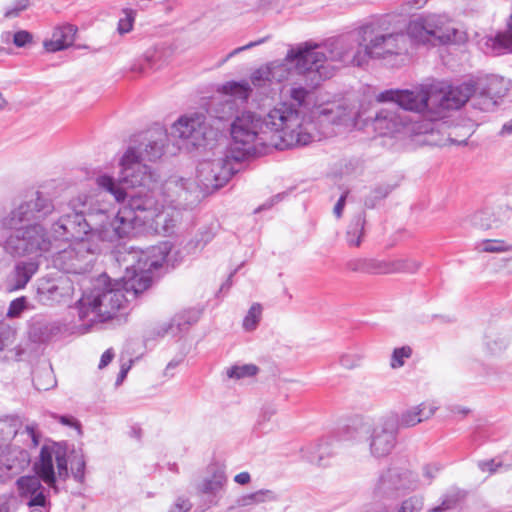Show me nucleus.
Segmentation results:
<instances>
[{"label": "nucleus", "instance_id": "603ef678", "mask_svg": "<svg viewBox=\"0 0 512 512\" xmlns=\"http://www.w3.org/2000/svg\"><path fill=\"white\" fill-rule=\"evenodd\" d=\"M27 308L26 297L22 296L11 301L6 316L8 318H18L22 312Z\"/></svg>", "mask_w": 512, "mask_h": 512}, {"label": "nucleus", "instance_id": "69168bd1", "mask_svg": "<svg viewBox=\"0 0 512 512\" xmlns=\"http://www.w3.org/2000/svg\"><path fill=\"white\" fill-rule=\"evenodd\" d=\"M277 413V406L273 403H266L261 410V417L264 421H269Z\"/></svg>", "mask_w": 512, "mask_h": 512}, {"label": "nucleus", "instance_id": "c85d7f7f", "mask_svg": "<svg viewBox=\"0 0 512 512\" xmlns=\"http://www.w3.org/2000/svg\"><path fill=\"white\" fill-rule=\"evenodd\" d=\"M16 339V329L6 323H0V352H6V360L19 361L25 354V348L21 344H15Z\"/></svg>", "mask_w": 512, "mask_h": 512}, {"label": "nucleus", "instance_id": "2eb2a0df", "mask_svg": "<svg viewBox=\"0 0 512 512\" xmlns=\"http://www.w3.org/2000/svg\"><path fill=\"white\" fill-rule=\"evenodd\" d=\"M273 82L280 83L289 79L293 71L300 75L313 74L305 43L291 46L285 57L268 63Z\"/></svg>", "mask_w": 512, "mask_h": 512}, {"label": "nucleus", "instance_id": "9d476101", "mask_svg": "<svg viewBox=\"0 0 512 512\" xmlns=\"http://www.w3.org/2000/svg\"><path fill=\"white\" fill-rule=\"evenodd\" d=\"M359 429L373 458H385L396 447L398 431L394 428L393 420H388L386 416L362 422Z\"/></svg>", "mask_w": 512, "mask_h": 512}, {"label": "nucleus", "instance_id": "bf43d9fd", "mask_svg": "<svg viewBox=\"0 0 512 512\" xmlns=\"http://www.w3.org/2000/svg\"><path fill=\"white\" fill-rule=\"evenodd\" d=\"M255 505L275 501L278 499L277 494L269 489H261L252 493Z\"/></svg>", "mask_w": 512, "mask_h": 512}, {"label": "nucleus", "instance_id": "58836bf2", "mask_svg": "<svg viewBox=\"0 0 512 512\" xmlns=\"http://www.w3.org/2000/svg\"><path fill=\"white\" fill-rule=\"evenodd\" d=\"M15 437V443L13 445L18 446L20 443L22 444V447L19 446V449H25V451L36 448L40 443V433L38 432L37 424L35 423L26 425L25 429L22 431H20L19 428Z\"/></svg>", "mask_w": 512, "mask_h": 512}, {"label": "nucleus", "instance_id": "20e7f679", "mask_svg": "<svg viewBox=\"0 0 512 512\" xmlns=\"http://www.w3.org/2000/svg\"><path fill=\"white\" fill-rule=\"evenodd\" d=\"M122 209L135 229L143 228L156 234L171 235L180 221L179 209L161 200L156 185L129 195Z\"/></svg>", "mask_w": 512, "mask_h": 512}, {"label": "nucleus", "instance_id": "8fccbe9b", "mask_svg": "<svg viewBox=\"0 0 512 512\" xmlns=\"http://www.w3.org/2000/svg\"><path fill=\"white\" fill-rule=\"evenodd\" d=\"M493 47L498 52L509 51L512 52V31L508 27L506 33L498 34L493 40Z\"/></svg>", "mask_w": 512, "mask_h": 512}, {"label": "nucleus", "instance_id": "1a4fd4ad", "mask_svg": "<svg viewBox=\"0 0 512 512\" xmlns=\"http://www.w3.org/2000/svg\"><path fill=\"white\" fill-rule=\"evenodd\" d=\"M434 87L420 86L412 90H386L377 96L379 102H393L400 110L437 114Z\"/></svg>", "mask_w": 512, "mask_h": 512}, {"label": "nucleus", "instance_id": "4468645a", "mask_svg": "<svg viewBox=\"0 0 512 512\" xmlns=\"http://www.w3.org/2000/svg\"><path fill=\"white\" fill-rule=\"evenodd\" d=\"M97 225L91 226L90 243L97 244V241L113 242L128 236L135 228L131 219L123 214L122 207L118 213L110 218L103 210L94 213Z\"/></svg>", "mask_w": 512, "mask_h": 512}, {"label": "nucleus", "instance_id": "c9c22d12", "mask_svg": "<svg viewBox=\"0 0 512 512\" xmlns=\"http://www.w3.org/2000/svg\"><path fill=\"white\" fill-rule=\"evenodd\" d=\"M402 262L390 259L367 258L366 274L387 275L398 273Z\"/></svg>", "mask_w": 512, "mask_h": 512}, {"label": "nucleus", "instance_id": "de8ad7c7", "mask_svg": "<svg viewBox=\"0 0 512 512\" xmlns=\"http://www.w3.org/2000/svg\"><path fill=\"white\" fill-rule=\"evenodd\" d=\"M251 82L256 87H263L267 83L273 82L271 78V71L269 70L268 63L259 67L251 74Z\"/></svg>", "mask_w": 512, "mask_h": 512}, {"label": "nucleus", "instance_id": "dca6fc26", "mask_svg": "<svg viewBox=\"0 0 512 512\" xmlns=\"http://www.w3.org/2000/svg\"><path fill=\"white\" fill-rule=\"evenodd\" d=\"M311 122L319 129L321 138L330 134L332 125H345L353 119V109L345 101L334 100L314 104L310 116Z\"/></svg>", "mask_w": 512, "mask_h": 512}, {"label": "nucleus", "instance_id": "aec40b11", "mask_svg": "<svg viewBox=\"0 0 512 512\" xmlns=\"http://www.w3.org/2000/svg\"><path fill=\"white\" fill-rule=\"evenodd\" d=\"M435 91L436 112L439 109H459L466 102L473 98L475 106V85L472 78L458 85H450L437 89Z\"/></svg>", "mask_w": 512, "mask_h": 512}, {"label": "nucleus", "instance_id": "052dcab7", "mask_svg": "<svg viewBox=\"0 0 512 512\" xmlns=\"http://www.w3.org/2000/svg\"><path fill=\"white\" fill-rule=\"evenodd\" d=\"M367 258H353L346 263L347 270L366 274Z\"/></svg>", "mask_w": 512, "mask_h": 512}, {"label": "nucleus", "instance_id": "c03bdc74", "mask_svg": "<svg viewBox=\"0 0 512 512\" xmlns=\"http://www.w3.org/2000/svg\"><path fill=\"white\" fill-rule=\"evenodd\" d=\"M364 355L360 351L349 350L342 353L339 357V364L347 370H352L360 366Z\"/></svg>", "mask_w": 512, "mask_h": 512}, {"label": "nucleus", "instance_id": "09e8293b", "mask_svg": "<svg viewBox=\"0 0 512 512\" xmlns=\"http://www.w3.org/2000/svg\"><path fill=\"white\" fill-rule=\"evenodd\" d=\"M411 355L412 349L409 346L395 348L391 356L390 366L393 369L402 367L405 363V360L410 358Z\"/></svg>", "mask_w": 512, "mask_h": 512}, {"label": "nucleus", "instance_id": "a19ab883", "mask_svg": "<svg viewBox=\"0 0 512 512\" xmlns=\"http://www.w3.org/2000/svg\"><path fill=\"white\" fill-rule=\"evenodd\" d=\"M479 253H506L512 250V243L505 239H485L476 243Z\"/></svg>", "mask_w": 512, "mask_h": 512}, {"label": "nucleus", "instance_id": "473e14b6", "mask_svg": "<svg viewBox=\"0 0 512 512\" xmlns=\"http://www.w3.org/2000/svg\"><path fill=\"white\" fill-rule=\"evenodd\" d=\"M410 42L431 44L430 14L411 20L405 33Z\"/></svg>", "mask_w": 512, "mask_h": 512}, {"label": "nucleus", "instance_id": "7c9ffc66", "mask_svg": "<svg viewBox=\"0 0 512 512\" xmlns=\"http://www.w3.org/2000/svg\"><path fill=\"white\" fill-rule=\"evenodd\" d=\"M285 100L289 105L293 106L296 110L301 111L302 114L309 117L311 109L315 103L312 104V93L307 88L300 84L293 83L285 92Z\"/></svg>", "mask_w": 512, "mask_h": 512}, {"label": "nucleus", "instance_id": "0e129e2a", "mask_svg": "<svg viewBox=\"0 0 512 512\" xmlns=\"http://www.w3.org/2000/svg\"><path fill=\"white\" fill-rule=\"evenodd\" d=\"M393 261L402 262L401 269L399 270L398 273H400V272L414 273L418 270V268L420 266L417 261L412 260V259H393Z\"/></svg>", "mask_w": 512, "mask_h": 512}, {"label": "nucleus", "instance_id": "864d4df0", "mask_svg": "<svg viewBox=\"0 0 512 512\" xmlns=\"http://www.w3.org/2000/svg\"><path fill=\"white\" fill-rule=\"evenodd\" d=\"M423 508V499L419 496H412L402 502L397 512H419Z\"/></svg>", "mask_w": 512, "mask_h": 512}, {"label": "nucleus", "instance_id": "f8f14e48", "mask_svg": "<svg viewBox=\"0 0 512 512\" xmlns=\"http://www.w3.org/2000/svg\"><path fill=\"white\" fill-rule=\"evenodd\" d=\"M374 130L381 136L395 133L425 134L432 132L433 124L408 121L405 111L400 110L395 104L378 111L373 121Z\"/></svg>", "mask_w": 512, "mask_h": 512}, {"label": "nucleus", "instance_id": "338daca9", "mask_svg": "<svg viewBox=\"0 0 512 512\" xmlns=\"http://www.w3.org/2000/svg\"><path fill=\"white\" fill-rule=\"evenodd\" d=\"M423 476L427 482L430 483L439 472V467L436 464H427L423 467Z\"/></svg>", "mask_w": 512, "mask_h": 512}, {"label": "nucleus", "instance_id": "a211bd4d", "mask_svg": "<svg viewBox=\"0 0 512 512\" xmlns=\"http://www.w3.org/2000/svg\"><path fill=\"white\" fill-rule=\"evenodd\" d=\"M475 85V107L483 111L492 110L508 91V84L503 77L485 75L472 78Z\"/></svg>", "mask_w": 512, "mask_h": 512}, {"label": "nucleus", "instance_id": "79ce46f5", "mask_svg": "<svg viewBox=\"0 0 512 512\" xmlns=\"http://www.w3.org/2000/svg\"><path fill=\"white\" fill-rule=\"evenodd\" d=\"M262 316V306L254 303L243 319L242 327L245 331H253L258 326Z\"/></svg>", "mask_w": 512, "mask_h": 512}, {"label": "nucleus", "instance_id": "cd10ccee", "mask_svg": "<svg viewBox=\"0 0 512 512\" xmlns=\"http://www.w3.org/2000/svg\"><path fill=\"white\" fill-rule=\"evenodd\" d=\"M77 29L73 25L65 24L54 28L51 38L43 42L47 52L55 53L65 50L73 45Z\"/></svg>", "mask_w": 512, "mask_h": 512}, {"label": "nucleus", "instance_id": "412c9836", "mask_svg": "<svg viewBox=\"0 0 512 512\" xmlns=\"http://www.w3.org/2000/svg\"><path fill=\"white\" fill-rule=\"evenodd\" d=\"M431 45L463 44L468 36L445 14H430Z\"/></svg>", "mask_w": 512, "mask_h": 512}, {"label": "nucleus", "instance_id": "5fc2aeb1", "mask_svg": "<svg viewBox=\"0 0 512 512\" xmlns=\"http://www.w3.org/2000/svg\"><path fill=\"white\" fill-rule=\"evenodd\" d=\"M29 6V0H15L12 5L6 8L4 17L15 18Z\"/></svg>", "mask_w": 512, "mask_h": 512}, {"label": "nucleus", "instance_id": "e433bc0d", "mask_svg": "<svg viewBox=\"0 0 512 512\" xmlns=\"http://www.w3.org/2000/svg\"><path fill=\"white\" fill-rule=\"evenodd\" d=\"M466 495V491L452 487L441 497V503L429 509L428 512H447L453 510L466 498Z\"/></svg>", "mask_w": 512, "mask_h": 512}, {"label": "nucleus", "instance_id": "0eeeda50", "mask_svg": "<svg viewBox=\"0 0 512 512\" xmlns=\"http://www.w3.org/2000/svg\"><path fill=\"white\" fill-rule=\"evenodd\" d=\"M119 182L108 175H100L96 179L97 185L103 190L109 192L117 202L126 198V192L121 184L131 187H147L155 185L156 178L151 168L141 161L137 160V155L133 149H127L120 159Z\"/></svg>", "mask_w": 512, "mask_h": 512}, {"label": "nucleus", "instance_id": "37998d69", "mask_svg": "<svg viewBox=\"0 0 512 512\" xmlns=\"http://www.w3.org/2000/svg\"><path fill=\"white\" fill-rule=\"evenodd\" d=\"M33 383L36 389L46 391L53 387L56 381L50 369H43L34 374Z\"/></svg>", "mask_w": 512, "mask_h": 512}, {"label": "nucleus", "instance_id": "393cba45", "mask_svg": "<svg viewBox=\"0 0 512 512\" xmlns=\"http://www.w3.org/2000/svg\"><path fill=\"white\" fill-rule=\"evenodd\" d=\"M167 142V134L163 130H156L146 134L137 146H130L137 155V160L142 163L154 162L160 159L164 153Z\"/></svg>", "mask_w": 512, "mask_h": 512}, {"label": "nucleus", "instance_id": "6ab92c4d", "mask_svg": "<svg viewBox=\"0 0 512 512\" xmlns=\"http://www.w3.org/2000/svg\"><path fill=\"white\" fill-rule=\"evenodd\" d=\"M208 133L206 117L202 114L181 117L172 126V135L182 140L186 148L203 145Z\"/></svg>", "mask_w": 512, "mask_h": 512}, {"label": "nucleus", "instance_id": "f03ea898", "mask_svg": "<svg viewBox=\"0 0 512 512\" xmlns=\"http://www.w3.org/2000/svg\"><path fill=\"white\" fill-rule=\"evenodd\" d=\"M170 250L168 242L147 250H131L123 258L128 265L120 281L112 282L106 274L93 280L90 290L83 293L76 305L83 325L91 327L112 319L130 298L149 288L152 271L162 266Z\"/></svg>", "mask_w": 512, "mask_h": 512}, {"label": "nucleus", "instance_id": "72a5a7b5", "mask_svg": "<svg viewBox=\"0 0 512 512\" xmlns=\"http://www.w3.org/2000/svg\"><path fill=\"white\" fill-rule=\"evenodd\" d=\"M507 338L502 335L497 327L490 326L486 329L483 338V348L488 355H497L507 347Z\"/></svg>", "mask_w": 512, "mask_h": 512}, {"label": "nucleus", "instance_id": "39448f33", "mask_svg": "<svg viewBox=\"0 0 512 512\" xmlns=\"http://www.w3.org/2000/svg\"><path fill=\"white\" fill-rule=\"evenodd\" d=\"M313 74L318 80L331 78L337 70L343 67L364 66L360 41L355 33L331 37L323 42H304Z\"/></svg>", "mask_w": 512, "mask_h": 512}, {"label": "nucleus", "instance_id": "4c0bfd02", "mask_svg": "<svg viewBox=\"0 0 512 512\" xmlns=\"http://www.w3.org/2000/svg\"><path fill=\"white\" fill-rule=\"evenodd\" d=\"M365 218L362 213L355 215L347 226L345 232L346 243L350 247H359L364 236Z\"/></svg>", "mask_w": 512, "mask_h": 512}, {"label": "nucleus", "instance_id": "f3484780", "mask_svg": "<svg viewBox=\"0 0 512 512\" xmlns=\"http://www.w3.org/2000/svg\"><path fill=\"white\" fill-rule=\"evenodd\" d=\"M229 152L223 158L202 161L197 167L198 184L202 189H217L223 186L234 173L232 161H236Z\"/></svg>", "mask_w": 512, "mask_h": 512}, {"label": "nucleus", "instance_id": "680f3d73", "mask_svg": "<svg viewBox=\"0 0 512 512\" xmlns=\"http://www.w3.org/2000/svg\"><path fill=\"white\" fill-rule=\"evenodd\" d=\"M32 41V35L25 30L18 31L13 34V43L17 47H24Z\"/></svg>", "mask_w": 512, "mask_h": 512}, {"label": "nucleus", "instance_id": "c756f323", "mask_svg": "<svg viewBox=\"0 0 512 512\" xmlns=\"http://www.w3.org/2000/svg\"><path fill=\"white\" fill-rule=\"evenodd\" d=\"M36 261H21L17 263L7 281L10 292L23 289L38 270Z\"/></svg>", "mask_w": 512, "mask_h": 512}, {"label": "nucleus", "instance_id": "f257e3e1", "mask_svg": "<svg viewBox=\"0 0 512 512\" xmlns=\"http://www.w3.org/2000/svg\"><path fill=\"white\" fill-rule=\"evenodd\" d=\"M72 214L61 216L51 227L49 236L41 222L54 211L50 199L36 192L15 206L1 219V227L13 230L3 242L4 251L12 257L33 259L49 252L57 241H89L92 225H97L91 211L92 198L79 195L71 201Z\"/></svg>", "mask_w": 512, "mask_h": 512}, {"label": "nucleus", "instance_id": "3c124183", "mask_svg": "<svg viewBox=\"0 0 512 512\" xmlns=\"http://www.w3.org/2000/svg\"><path fill=\"white\" fill-rule=\"evenodd\" d=\"M479 470L487 476H491L503 467V462L500 459H486L477 462Z\"/></svg>", "mask_w": 512, "mask_h": 512}, {"label": "nucleus", "instance_id": "5701e85b", "mask_svg": "<svg viewBox=\"0 0 512 512\" xmlns=\"http://www.w3.org/2000/svg\"><path fill=\"white\" fill-rule=\"evenodd\" d=\"M438 406L431 401H424L418 405L409 407L400 413H390L385 415L388 420H393L394 428L399 431L400 429H407L415 427L416 425L429 420L434 416Z\"/></svg>", "mask_w": 512, "mask_h": 512}, {"label": "nucleus", "instance_id": "bb28decb", "mask_svg": "<svg viewBox=\"0 0 512 512\" xmlns=\"http://www.w3.org/2000/svg\"><path fill=\"white\" fill-rule=\"evenodd\" d=\"M41 480V477L36 473V475L22 476L16 482L20 496L29 500V506H45L46 504V496Z\"/></svg>", "mask_w": 512, "mask_h": 512}, {"label": "nucleus", "instance_id": "a878e982", "mask_svg": "<svg viewBox=\"0 0 512 512\" xmlns=\"http://www.w3.org/2000/svg\"><path fill=\"white\" fill-rule=\"evenodd\" d=\"M30 462V455L17 445L0 447V478L22 471Z\"/></svg>", "mask_w": 512, "mask_h": 512}, {"label": "nucleus", "instance_id": "6e6d98bb", "mask_svg": "<svg viewBox=\"0 0 512 512\" xmlns=\"http://www.w3.org/2000/svg\"><path fill=\"white\" fill-rule=\"evenodd\" d=\"M85 460L83 455H77L71 462V470L74 478L82 482L84 479Z\"/></svg>", "mask_w": 512, "mask_h": 512}, {"label": "nucleus", "instance_id": "e2e57ef3", "mask_svg": "<svg viewBox=\"0 0 512 512\" xmlns=\"http://www.w3.org/2000/svg\"><path fill=\"white\" fill-rule=\"evenodd\" d=\"M192 505L188 499L179 497L175 503L171 506L168 512H188Z\"/></svg>", "mask_w": 512, "mask_h": 512}, {"label": "nucleus", "instance_id": "f704fd0d", "mask_svg": "<svg viewBox=\"0 0 512 512\" xmlns=\"http://www.w3.org/2000/svg\"><path fill=\"white\" fill-rule=\"evenodd\" d=\"M226 481L227 478L224 469L214 466L212 467L211 475L204 478L199 485V490L205 494L216 495L224 488Z\"/></svg>", "mask_w": 512, "mask_h": 512}, {"label": "nucleus", "instance_id": "9b49d317", "mask_svg": "<svg viewBox=\"0 0 512 512\" xmlns=\"http://www.w3.org/2000/svg\"><path fill=\"white\" fill-rule=\"evenodd\" d=\"M34 470L48 487L57 491V480L68 477L66 446L56 442L43 445Z\"/></svg>", "mask_w": 512, "mask_h": 512}, {"label": "nucleus", "instance_id": "6e6552de", "mask_svg": "<svg viewBox=\"0 0 512 512\" xmlns=\"http://www.w3.org/2000/svg\"><path fill=\"white\" fill-rule=\"evenodd\" d=\"M264 117L254 112H243L231 124L233 143L230 150L236 162L261 153L262 148H268V143L262 140L265 132Z\"/></svg>", "mask_w": 512, "mask_h": 512}, {"label": "nucleus", "instance_id": "b1692460", "mask_svg": "<svg viewBox=\"0 0 512 512\" xmlns=\"http://www.w3.org/2000/svg\"><path fill=\"white\" fill-rule=\"evenodd\" d=\"M416 486L417 483L412 472L392 468L380 476L376 489L380 494L395 496L400 492L415 489Z\"/></svg>", "mask_w": 512, "mask_h": 512}, {"label": "nucleus", "instance_id": "4d7b16f0", "mask_svg": "<svg viewBox=\"0 0 512 512\" xmlns=\"http://www.w3.org/2000/svg\"><path fill=\"white\" fill-rule=\"evenodd\" d=\"M162 58V51L159 48L152 47L145 51L143 60L149 68H154Z\"/></svg>", "mask_w": 512, "mask_h": 512}, {"label": "nucleus", "instance_id": "ddd939ff", "mask_svg": "<svg viewBox=\"0 0 512 512\" xmlns=\"http://www.w3.org/2000/svg\"><path fill=\"white\" fill-rule=\"evenodd\" d=\"M99 251L97 244L89 241H74L53 256L55 268L65 273L82 274L92 267L95 254Z\"/></svg>", "mask_w": 512, "mask_h": 512}, {"label": "nucleus", "instance_id": "7ed1b4c3", "mask_svg": "<svg viewBox=\"0 0 512 512\" xmlns=\"http://www.w3.org/2000/svg\"><path fill=\"white\" fill-rule=\"evenodd\" d=\"M262 140L279 150L306 146L321 139L319 129L301 111L280 101L263 116Z\"/></svg>", "mask_w": 512, "mask_h": 512}, {"label": "nucleus", "instance_id": "13d9d810", "mask_svg": "<svg viewBox=\"0 0 512 512\" xmlns=\"http://www.w3.org/2000/svg\"><path fill=\"white\" fill-rule=\"evenodd\" d=\"M134 14L131 10L124 11V17L120 18L118 22V31L120 34L128 33L133 28Z\"/></svg>", "mask_w": 512, "mask_h": 512}, {"label": "nucleus", "instance_id": "a18cd8bd", "mask_svg": "<svg viewBox=\"0 0 512 512\" xmlns=\"http://www.w3.org/2000/svg\"><path fill=\"white\" fill-rule=\"evenodd\" d=\"M470 222H471L472 226L482 229V230L490 229L493 227V224H494L493 215L488 210H482V211L475 212L471 216Z\"/></svg>", "mask_w": 512, "mask_h": 512}, {"label": "nucleus", "instance_id": "2f4dec72", "mask_svg": "<svg viewBox=\"0 0 512 512\" xmlns=\"http://www.w3.org/2000/svg\"><path fill=\"white\" fill-rule=\"evenodd\" d=\"M187 181L176 176L166 180L161 187H156L160 198L166 205L175 206L178 200L183 198L188 191Z\"/></svg>", "mask_w": 512, "mask_h": 512}, {"label": "nucleus", "instance_id": "423d86ee", "mask_svg": "<svg viewBox=\"0 0 512 512\" xmlns=\"http://www.w3.org/2000/svg\"><path fill=\"white\" fill-rule=\"evenodd\" d=\"M360 41L363 64L369 60L392 61L406 56L409 40L402 31H392L387 17H373L354 29Z\"/></svg>", "mask_w": 512, "mask_h": 512}, {"label": "nucleus", "instance_id": "4be33fe9", "mask_svg": "<svg viewBox=\"0 0 512 512\" xmlns=\"http://www.w3.org/2000/svg\"><path fill=\"white\" fill-rule=\"evenodd\" d=\"M73 292L72 281L66 276L42 278L38 283L37 298L44 305H53L70 299Z\"/></svg>", "mask_w": 512, "mask_h": 512}, {"label": "nucleus", "instance_id": "49530a36", "mask_svg": "<svg viewBox=\"0 0 512 512\" xmlns=\"http://www.w3.org/2000/svg\"><path fill=\"white\" fill-rule=\"evenodd\" d=\"M258 368L252 364H245L241 366H232L227 369V376L232 379H242L245 377L254 376Z\"/></svg>", "mask_w": 512, "mask_h": 512}, {"label": "nucleus", "instance_id": "774afa93", "mask_svg": "<svg viewBox=\"0 0 512 512\" xmlns=\"http://www.w3.org/2000/svg\"><path fill=\"white\" fill-rule=\"evenodd\" d=\"M264 42V39H260L258 41H254V42H250L244 46H241V47H238L236 49H234L233 51H231L227 56L226 58L222 61V63L226 62L228 59H230L231 57L237 55L238 53L244 51V50H247V49H250L252 47H255L261 43Z\"/></svg>", "mask_w": 512, "mask_h": 512}, {"label": "nucleus", "instance_id": "ea45409f", "mask_svg": "<svg viewBox=\"0 0 512 512\" xmlns=\"http://www.w3.org/2000/svg\"><path fill=\"white\" fill-rule=\"evenodd\" d=\"M221 91L226 96L244 102L250 96L252 89L247 81H230L222 86Z\"/></svg>", "mask_w": 512, "mask_h": 512}]
</instances>
